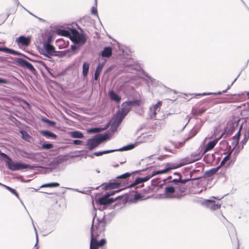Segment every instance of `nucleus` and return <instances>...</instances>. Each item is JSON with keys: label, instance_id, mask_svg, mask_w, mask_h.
Returning <instances> with one entry per match:
<instances>
[{"label": "nucleus", "instance_id": "6", "mask_svg": "<svg viewBox=\"0 0 249 249\" xmlns=\"http://www.w3.org/2000/svg\"><path fill=\"white\" fill-rule=\"evenodd\" d=\"M6 165L8 168L12 171L21 170L28 168L30 165L26 163L19 162H13L11 160L6 161Z\"/></svg>", "mask_w": 249, "mask_h": 249}, {"label": "nucleus", "instance_id": "13", "mask_svg": "<svg viewBox=\"0 0 249 249\" xmlns=\"http://www.w3.org/2000/svg\"><path fill=\"white\" fill-rule=\"evenodd\" d=\"M16 42L17 43L18 46H28L31 42L30 36H21L18 38H16Z\"/></svg>", "mask_w": 249, "mask_h": 249}, {"label": "nucleus", "instance_id": "53", "mask_svg": "<svg viewBox=\"0 0 249 249\" xmlns=\"http://www.w3.org/2000/svg\"><path fill=\"white\" fill-rule=\"evenodd\" d=\"M41 133L45 136H47V130H43Z\"/></svg>", "mask_w": 249, "mask_h": 249}, {"label": "nucleus", "instance_id": "34", "mask_svg": "<svg viewBox=\"0 0 249 249\" xmlns=\"http://www.w3.org/2000/svg\"><path fill=\"white\" fill-rule=\"evenodd\" d=\"M131 174L129 173H125L121 176H119L117 177V178H129L131 176Z\"/></svg>", "mask_w": 249, "mask_h": 249}, {"label": "nucleus", "instance_id": "4", "mask_svg": "<svg viewBox=\"0 0 249 249\" xmlns=\"http://www.w3.org/2000/svg\"><path fill=\"white\" fill-rule=\"evenodd\" d=\"M133 102L131 101L124 102L122 104V109L120 112L116 113L114 116L111 126L112 131H115L122 123L123 120L130 110Z\"/></svg>", "mask_w": 249, "mask_h": 249}, {"label": "nucleus", "instance_id": "58", "mask_svg": "<svg viewBox=\"0 0 249 249\" xmlns=\"http://www.w3.org/2000/svg\"><path fill=\"white\" fill-rule=\"evenodd\" d=\"M47 187V183H45V184H44L43 185H42L40 188H42V187Z\"/></svg>", "mask_w": 249, "mask_h": 249}, {"label": "nucleus", "instance_id": "10", "mask_svg": "<svg viewBox=\"0 0 249 249\" xmlns=\"http://www.w3.org/2000/svg\"><path fill=\"white\" fill-rule=\"evenodd\" d=\"M161 105L162 102L159 101L156 104L150 107L149 114L151 119L156 117L157 112L160 111Z\"/></svg>", "mask_w": 249, "mask_h": 249}, {"label": "nucleus", "instance_id": "24", "mask_svg": "<svg viewBox=\"0 0 249 249\" xmlns=\"http://www.w3.org/2000/svg\"><path fill=\"white\" fill-rule=\"evenodd\" d=\"M89 64L87 62H84L82 66V74L84 77L87 76L89 70Z\"/></svg>", "mask_w": 249, "mask_h": 249}, {"label": "nucleus", "instance_id": "37", "mask_svg": "<svg viewBox=\"0 0 249 249\" xmlns=\"http://www.w3.org/2000/svg\"><path fill=\"white\" fill-rule=\"evenodd\" d=\"M8 50V52H7L8 53L14 54V55H20V54L19 53H18L17 51H14L13 50L8 48V50Z\"/></svg>", "mask_w": 249, "mask_h": 249}, {"label": "nucleus", "instance_id": "47", "mask_svg": "<svg viewBox=\"0 0 249 249\" xmlns=\"http://www.w3.org/2000/svg\"><path fill=\"white\" fill-rule=\"evenodd\" d=\"M1 155L3 157L6 158L7 160H11V158H10L6 154L4 153H1Z\"/></svg>", "mask_w": 249, "mask_h": 249}, {"label": "nucleus", "instance_id": "57", "mask_svg": "<svg viewBox=\"0 0 249 249\" xmlns=\"http://www.w3.org/2000/svg\"><path fill=\"white\" fill-rule=\"evenodd\" d=\"M42 147L43 148H47V143H44L43 145H42Z\"/></svg>", "mask_w": 249, "mask_h": 249}, {"label": "nucleus", "instance_id": "26", "mask_svg": "<svg viewBox=\"0 0 249 249\" xmlns=\"http://www.w3.org/2000/svg\"><path fill=\"white\" fill-rule=\"evenodd\" d=\"M71 136L73 138H82L83 137V134L79 131H74L71 132Z\"/></svg>", "mask_w": 249, "mask_h": 249}, {"label": "nucleus", "instance_id": "8", "mask_svg": "<svg viewBox=\"0 0 249 249\" xmlns=\"http://www.w3.org/2000/svg\"><path fill=\"white\" fill-rule=\"evenodd\" d=\"M36 43L39 48H43L45 52L44 55L47 56V32L44 31L38 35Z\"/></svg>", "mask_w": 249, "mask_h": 249}, {"label": "nucleus", "instance_id": "51", "mask_svg": "<svg viewBox=\"0 0 249 249\" xmlns=\"http://www.w3.org/2000/svg\"><path fill=\"white\" fill-rule=\"evenodd\" d=\"M71 50L73 51H75L77 49V47L74 45H71Z\"/></svg>", "mask_w": 249, "mask_h": 249}, {"label": "nucleus", "instance_id": "20", "mask_svg": "<svg viewBox=\"0 0 249 249\" xmlns=\"http://www.w3.org/2000/svg\"><path fill=\"white\" fill-rule=\"evenodd\" d=\"M18 62L22 65V66L25 67L27 69H28L29 70H30L32 71H35V69L33 66L28 61L23 60L22 59L19 58L18 59Z\"/></svg>", "mask_w": 249, "mask_h": 249}, {"label": "nucleus", "instance_id": "49", "mask_svg": "<svg viewBox=\"0 0 249 249\" xmlns=\"http://www.w3.org/2000/svg\"><path fill=\"white\" fill-rule=\"evenodd\" d=\"M0 83L6 84L7 83V81L4 79L0 78Z\"/></svg>", "mask_w": 249, "mask_h": 249}, {"label": "nucleus", "instance_id": "18", "mask_svg": "<svg viewBox=\"0 0 249 249\" xmlns=\"http://www.w3.org/2000/svg\"><path fill=\"white\" fill-rule=\"evenodd\" d=\"M133 61L132 59H129L127 63L125 65L126 67L125 68V71L128 72L133 73V71L137 69V66L132 64Z\"/></svg>", "mask_w": 249, "mask_h": 249}, {"label": "nucleus", "instance_id": "41", "mask_svg": "<svg viewBox=\"0 0 249 249\" xmlns=\"http://www.w3.org/2000/svg\"><path fill=\"white\" fill-rule=\"evenodd\" d=\"M206 110V109L205 108H201L200 109H198V113L197 114L199 115H200L201 114H203L204 112H205Z\"/></svg>", "mask_w": 249, "mask_h": 249}, {"label": "nucleus", "instance_id": "64", "mask_svg": "<svg viewBox=\"0 0 249 249\" xmlns=\"http://www.w3.org/2000/svg\"><path fill=\"white\" fill-rule=\"evenodd\" d=\"M247 95L248 96V97H249V92H248L247 93Z\"/></svg>", "mask_w": 249, "mask_h": 249}, {"label": "nucleus", "instance_id": "43", "mask_svg": "<svg viewBox=\"0 0 249 249\" xmlns=\"http://www.w3.org/2000/svg\"><path fill=\"white\" fill-rule=\"evenodd\" d=\"M82 143V141L78 140H75L73 141V143L75 145H79L81 144Z\"/></svg>", "mask_w": 249, "mask_h": 249}, {"label": "nucleus", "instance_id": "29", "mask_svg": "<svg viewBox=\"0 0 249 249\" xmlns=\"http://www.w3.org/2000/svg\"><path fill=\"white\" fill-rule=\"evenodd\" d=\"M120 184L119 183H110L107 186V188H110L112 189L118 188L120 187Z\"/></svg>", "mask_w": 249, "mask_h": 249}, {"label": "nucleus", "instance_id": "56", "mask_svg": "<svg viewBox=\"0 0 249 249\" xmlns=\"http://www.w3.org/2000/svg\"><path fill=\"white\" fill-rule=\"evenodd\" d=\"M53 147V144L51 143H48V149L51 148Z\"/></svg>", "mask_w": 249, "mask_h": 249}, {"label": "nucleus", "instance_id": "61", "mask_svg": "<svg viewBox=\"0 0 249 249\" xmlns=\"http://www.w3.org/2000/svg\"><path fill=\"white\" fill-rule=\"evenodd\" d=\"M164 149L167 151H170V150L166 146L164 147Z\"/></svg>", "mask_w": 249, "mask_h": 249}, {"label": "nucleus", "instance_id": "12", "mask_svg": "<svg viewBox=\"0 0 249 249\" xmlns=\"http://www.w3.org/2000/svg\"><path fill=\"white\" fill-rule=\"evenodd\" d=\"M239 121V119H234L229 121L227 123L226 131H227L228 133L232 132L237 127Z\"/></svg>", "mask_w": 249, "mask_h": 249}, {"label": "nucleus", "instance_id": "22", "mask_svg": "<svg viewBox=\"0 0 249 249\" xmlns=\"http://www.w3.org/2000/svg\"><path fill=\"white\" fill-rule=\"evenodd\" d=\"M112 48L110 47H106L104 48L102 52V56L104 57H109L112 53Z\"/></svg>", "mask_w": 249, "mask_h": 249}, {"label": "nucleus", "instance_id": "54", "mask_svg": "<svg viewBox=\"0 0 249 249\" xmlns=\"http://www.w3.org/2000/svg\"><path fill=\"white\" fill-rule=\"evenodd\" d=\"M100 73H101V72L98 71L96 70L94 74L99 76V75L100 74Z\"/></svg>", "mask_w": 249, "mask_h": 249}, {"label": "nucleus", "instance_id": "36", "mask_svg": "<svg viewBox=\"0 0 249 249\" xmlns=\"http://www.w3.org/2000/svg\"><path fill=\"white\" fill-rule=\"evenodd\" d=\"M59 186V184L57 182L48 183V187H57Z\"/></svg>", "mask_w": 249, "mask_h": 249}, {"label": "nucleus", "instance_id": "5", "mask_svg": "<svg viewBox=\"0 0 249 249\" xmlns=\"http://www.w3.org/2000/svg\"><path fill=\"white\" fill-rule=\"evenodd\" d=\"M108 138L107 135H98L87 141V145L89 150H92L98 146L101 142L107 140Z\"/></svg>", "mask_w": 249, "mask_h": 249}, {"label": "nucleus", "instance_id": "23", "mask_svg": "<svg viewBox=\"0 0 249 249\" xmlns=\"http://www.w3.org/2000/svg\"><path fill=\"white\" fill-rule=\"evenodd\" d=\"M108 94L111 100L116 101L117 102H120L121 99V97L113 90L110 91L108 93Z\"/></svg>", "mask_w": 249, "mask_h": 249}, {"label": "nucleus", "instance_id": "11", "mask_svg": "<svg viewBox=\"0 0 249 249\" xmlns=\"http://www.w3.org/2000/svg\"><path fill=\"white\" fill-rule=\"evenodd\" d=\"M204 204L207 208L212 211L219 209L221 205V203L216 202L214 200L211 199L205 200Z\"/></svg>", "mask_w": 249, "mask_h": 249}, {"label": "nucleus", "instance_id": "32", "mask_svg": "<svg viewBox=\"0 0 249 249\" xmlns=\"http://www.w3.org/2000/svg\"><path fill=\"white\" fill-rule=\"evenodd\" d=\"M135 147V145L133 144H129L126 146H124L122 148H120L119 149H117L118 150L117 151H122V150H130V149H132L133 148H134Z\"/></svg>", "mask_w": 249, "mask_h": 249}, {"label": "nucleus", "instance_id": "31", "mask_svg": "<svg viewBox=\"0 0 249 249\" xmlns=\"http://www.w3.org/2000/svg\"><path fill=\"white\" fill-rule=\"evenodd\" d=\"M105 63H106L105 60H104L103 62L99 63L96 68V70L98 71L101 72L103 67H104V66L105 65Z\"/></svg>", "mask_w": 249, "mask_h": 249}, {"label": "nucleus", "instance_id": "33", "mask_svg": "<svg viewBox=\"0 0 249 249\" xmlns=\"http://www.w3.org/2000/svg\"><path fill=\"white\" fill-rule=\"evenodd\" d=\"M231 152H230L225 158L222 160L220 163V166L224 165L225 163L230 159V155Z\"/></svg>", "mask_w": 249, "mask_h": 249}, {"label": "nucleus", "instance_id": "52", "mask_svg": "<svg viewBox=\"0 0 249 249\" xmlns=\"http://www.w3.org/2000/svg\"><path fill=\"white\" fill-rule=\"evenodd\" d=\"M36 244L35 246V247H34V249H38V247H37V243L38 242V238H37V236L36 235Z\"/></svg>", "mask_w": 249, "mask_h": 249}, {"label": "nucleus", "instance_id": "62", "mask_svg": "<svg viewBox=\"0 0 249 249\" xmlns=\"http://www.w3.org/2000/svg\"><path fill=\"white\" fill-rule=\"evenodd\" d=\"M42 120V121H43L44 122L47 123V119H45V118H43Z\"/></svg>", "mask_w": 249, "mask_h": 249}, {"label": "nucleus", "instance_id": "3", "mask_svg": "<svg viewBox=\"0 0 249 249\" xmlns=\"http://www.w3.org/2000/svg\"><path fill=\"white\" fill-rule=\"evenodd\" d=\"M105 216L101 219L97 218V222H95V217L92 220V225L90 230L91 239L90 242V249H98L106 243L105 239L98 240V236L104 231L106 227Z\"/></svg>", "mask_w": 249, "mask_h": 249}, {"label": "nucleus", "instance_id": "44", "mask_svg": "<svg viewBox=\"0 0 249 249\" xmlns=\"http://www.w3.org/2000/svg\"><path fill=\"white\" fill-rule=\"evenodd\" d=\"M55 124V122L48 120V126L50 125L51 126H54Z\"/></svg>", "mask_w": 249, "mask_h": 249}, {"label": "nucleus", "instance_id": "17", "mask_svg": "<svg viewBox=\"0 0 249 249\" xmlns=\"http://www.w3.org/2000/svg\"><path fill=\"white\" fill-rule=\"evenodd\" d=\"M71 28H69L68 30H65V29H56L55 30V33L59 35V36H62L68 37H70L71 35Z\"/></svg>", "mask_w": 249, "mask_h": 249}, {"label": "nucleus", "instance_id": "48", "mask_svg": "<svg viewBox=\"0 0 249 249\" xmlns=\"http://www.w3.org/2000/svg\"><path fill=\"white\" fill-rule=\"evenodd\" d=\"M115 193V191H111L110 192L107 193L106 195L108 196V197H109V196L114 195Z\"/></svg>", "mask_w": 249, "mask_h": 249}, {"label": "nucleus", "instance_id": "30", "mask_svg": "<svg viewBox=\"0 0 249 249\" xmlns=\"http://www.w3.org/2000/svg\"><path fill=\"white\" fill-rule=\"evenodd\" d=\"M249 138V131L248 130V132L247 133H245L244 134V140L243 141H242L241 142V143L242 144V148H243V145L247 142Z\"/></svg>", "mask_w": 249, "mask_h": 249}, {"label": "nucleus", "instance_id": "15", "mask_svg": "<svg viewBox=\"0 0 249 249\" xmlns=\"http://www.w3.org/2000/svg\"><path fill=\"white\" fill-rule=\"evenodd\" d=\"M116 198L113 199L112 198H109L108 196L106 195L104 196L99 198L98 199V202L101 205H107L113 203Z\"/></svg>", "mask_w": 249, "mask_h": 249}, {"label": "nucleus", "instance_id": "16", "mask_svg": "<svg viewBox=\"0 0 249 249\" xmlns=\"http://www.w3.org/2000/svg\"><path fill=\"white\" fill-rule=\"evenodd\" d=\"M219 139H215L212 141L209 142L206 145L203 151L202 154H204L208 151L212 150L218 142Z\"/></svg>", "mask_w": 249, "mask_h": 249}, {"label": "nucleus", "instance_id": "1", "mask_svg": "<svg viewBox=\"0 0 249 249\" xmlns=\"http://www.w3.org/2000/svg\"><path fill=\"white\" fill-rule=\"evenodd\" d=\"M190 179L175 178L166 184L164 189V198H180L190 186Z\"/></svg>", "mask_w": 249, "mask_h": 249}, {"label": "nucleus", "instance_id": "46", "mask_svg": "<svg viewBox=\"0 0 249 249\" xmlns=\"http://www.w3.org/2000/svg\"><path fill=\"white\" fill-rule=\"evenodd\" d=\"M7 50H8V48H7L0 47V51H2V52H5L6 53H7V52H8Z\"/></svg>", "mask_w": 249, "mask_h": 249}, {"label": "nucleus", "instance_id": "60", "mask_svg": "<svg viewBox=\"0 0 249 249\" xmlns=\"http://www.w3.org/2000/svg\"><path fill=\"white\" fill-rule=\"evenodd\" d=\"M147 77L152 81L153 82V80H154L153 79L151 76H147Z\"/></svg>", "mask_w": 249, "mask_h": 249}, {"label": "nucleus", "instance_id": "45", "mask_svg": "<svg viewBox=\"0 0 249 249\" xmlns=\"http://www.w3.org/2000/svg\"><path fill=\"white\" fill-rule=\"evenodd\" d=\"M192 114L195 115V116H197V115H198L197 114L198 113V110L196 109H193L192 110Z\"/></svg>", "mask_w": 249, "mask_h": 249}, {"label": "nucleus", "instance_id": "28", "mask_svg": "<svg viewBox=\"0 0 249 249\" xmlns=\"http://www.w3.org/2000/svg\"><path fill=\"white\" fill-rule=\"evenodd\" d=\"M118 150H106V151H103L100 152H95L93 154V155L95 156H100L104 154H107L109 153H111L113 152L117 151Z\"/></svg>", "mask_w": 249, "mask_h": 249}, {"label": "nucleus", "instance_id": "14", "mask_svg": "<svg viewBox=\"0 0 249 249\" xmlns=\"http://www.w3.org/2000/svg\"><path fill=\"white\" fill-rule=\"evenodd\" d=\"M245 125H246L247 126V122L245 123ZM244 126V124H242V125H241L240 129H239L238 132H237V133L236 134L232 137L233 142H232V143H231L232 145L233 146L232 151H233L235 149L236 146L238 145V144L239 143V138L240 136V131H241V129H242L243 128Z\"/></svg>", "mask_w": 249, "mask_h": 249}, {"label": "nucleus", "instance_id": "38", "mask_svg": "<svg viewBox=\"0 0 249 249\" xmlns=\"http://www.w3.org/2000/svg\"><path fill=\"white\" fill-rule=\"evenodd\" d=\"M57 136L54 133L48 131V138H51L52 139H55Z\"/></svg>", "mask_w": 249, "mask_h": 249}, {"label": "nucleus", "instance_id": "40", "mask_svg": "<svg viewBox=\"0 0 249 249\" xmlns=\"http://www.w3.org/2000/svg\"><path fill=\"white\" fill-rule=\"evenodd\" d=\"M96 6H93L91 9V12L93 14L95 15H97V9L96 8L97 4H96Z\"/></svg>", "mask_w": 249, "mask_h": 249}, {"label": "nucleus", "instance_id": "25", "mask_svg": "<svg viewBox=\"0 0 249 249\" xmlns=\"http://www.w3.org/2000/svg\"><path fill=\"white\" fill-rule=\"evenodd\" d=\"M220 166H218L216 168H212L209 171H207L205 172V175L207 177H211L213 175L215 174L218 169H219Z\"/></svg>", "mask_w": 249, "mask_h": 249}, {"label": "nucleus", "instance_id": "59", "mask_svg": "<svg viewBox=\"0 0 249 249\" xmlns=\"http://www.w3.org/2000/svg\"><path fill=\"white\" fill-rule=\"evenodd\" d=\"M98 78H99V76H98L96 75H95V74H94V79H95V80H98Z\"/></svg>", "mask_w": 249, "mask_h": 249}, {"label": "nucleus", "instance_id": "35", "mask_svg": "<svg viewBox=\"0 0 249 249\" xmlns=\"http://www.w3.org/2000/svg\"><path fill=\"white\" fill-rule=\"evenodd\" d=\"M197 133V131L196 129H192L190 132V137L187 139V140L190 139L191 138L195 136Z\"/></svg>", "mask_w": 249, "mask_h": 249}, {"label": "nucleus", "instance_id": "63", "mask_svg": "<svg viewBox=\"0 0 249 249\" xmlns=\"http://www.w3.org/2000/svg\"><path fill=\"white\" fill-rule=\"evenodd\" d=\"M15 1V2L16 3H17L18 4V0H14Z\"/></svg>", "mask_w": 249, "mask_h": 249}, {"label": "nucleus", "instance_id": "42", "mask_svg": "<svg viewBox=\"0 0 249 249\" xmlns=\"http://www.w3.org/2000/svg\"><path fill=\"white\" fill-rule=\"evenodd\" d=\"M99 129L97 128H93L90 129L88 132L89 133H95L99 132Z\"/></svg>", "mask_w": 249, "mask_h": 249}, {"label": "nucleus", "instance_id": "9", "mask_svg": "<svg viewBox=\"0 0 249 249\" xmlns=\"http://www.w3.org/2000/svg\"><path fill=\"white\" fill-rule=\"evenodd\" d=\"M50 36H48V61H53L51 56H62L63 53L60 51H56L53 46L49 44Z\"/></svg>", "mask_w": 249, "mask_h": 249}, {"label": "nucleus", "instance_id": "7", "mask_svg": "<svg viewBox=\"0 0 249 249\" xmlns=\"http://www.w3.org/2000/svg\"><path fill=\"white\" fill-rule=\"evenodd\" d=\"M71 34L70 38L75 44L83 45L86 42V39L84 36L80 34L76 29H71Z\"/></svg>", "mask_w": 249, "mask_h": 249}, {"label": "nucleus", "instance_id": "2", "mask_svg": "<svg viewBox=\"0 0 249 249\" xmlns=\"http://www.w3.org/2000/svg\"><path fill=\"white\" fill-rule=\"evenodd\" d=\"M203 154H197L192 155L190 158H186L184 160V161L177 165H173L171 167L166 168L163 170L155 171L152 172L151 174L144 178H137L135 181L130 184L129 188H134L137 189L138 188L142 187L143 186V183L146 182L150 179L152 177L158 174H162L168 172L169 170L172 169L180 167L184 165L194 162L200 160Z\"/></svg>", "mask_w": 249, "mask_h": 249}, {"label": "nucleus", "instance_id": "27", "mask_svg": "<svg viewBox=\"0 0 249 249\" xmlns=\"http://www.w3.org/2000/svg\"><path fill=\"white\" fill-rule=\"evenodd\" d=\"M0 185L1 186H3V187H4L5 189H6L7 190H8L9 191H10L11 193H12L13 194H14V195H15L16 196V197H17L18 198H19V196H18V193L17 192L16 190L8 186H6L3 184H2L0 182Z\"/></svg>", "mask_w": 249, "mask_h": 249}, {"label": "nucleus", "instance_id": "19", "mask_svg": "<svg viewBox=\"0 0 249 249\" xmlns=\"http://www.w3.org/2000/svg\"><path fill=\"white\" fill-rule=\"evenodd\" d=\"M236 80V79H235L232 82V83L231 84V85L230 86H229L228 87V88H227V89H226L222 91V92L221 91H219V92H203V93H202L196 94V96H198V95L199 96H205V95H220L222 93H225L227 91V90L230 89L232 85V84L234 83V82Z\"/></svg>", "mask_w": 249, "mask_h": 249}, {"label": "nucleus", "instance_id": "39", "mask_svg": "<svg viewBox=\"0 0 249 249\" xmlns=\"http://www.w3.org/2000/svg\"><path fill=\"white\" fill-rule=\"evenodd\" d=\"M21 133L23 135V137L26 140H28V139L30 138V136L26 133L25 132L22 131Z\"/></svg>", "mask_w": 249, "mask_h": 249}, {"label": "nucleus", "instance_id": "50", "mask_svg": "<svg viewBox=\"0 0 249 249\" xmlns=\"http://www.w3.org/2000/svg\"><path fill=\"white\" fill-rule=\"evenodd\" d=\"M240 149L239 148L235 149L234 153V155L235 156L237 155L240 152Z\"/></svg>", "mask_w": 249, "mask_h": 249}, {"label": "nucleus", "instance_id": "55", "mask_svg": "<svg viewBox=\"0 0 249 249\" xmlns=\"http://www.w3.org/2000/svg\"><path fill=\"white\" fill-rule=\"evenodd\" d=\"M140 198V195L138 194L135 195L134 198L135 199H138Z\"/></svg>", "mask_w": 249, "mask_h": 249}, {"label": "nucleus", "instance_id": "21", "mask_svg": "<svg viewBox=\"0 0 249 249\" xmlns=\"http://www.w3.org/2000/svg\"><path fill=\"white\" fill-rule=\"evenodd\" d=\"M60 162L58 160L54 159L49 164H48V171H52L57 168Z\"/></svg>", "mask_w": 249, "mask_h": 249}]
</instances>
